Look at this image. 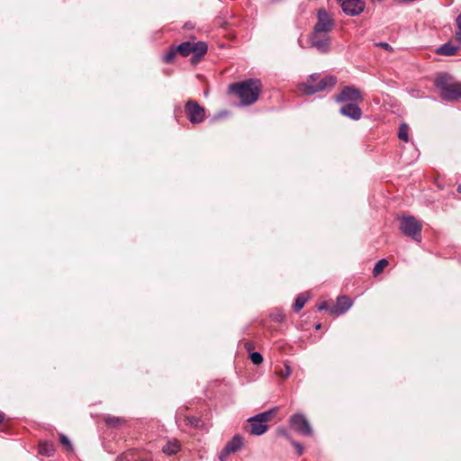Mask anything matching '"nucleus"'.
Masks as SVG:
<instances>
[{"label":"nucleus","mask_w":461,"mask_h":461,"mask_svg":"<svg viewBox=\"0 0 461 461\" xmlns=\"http://www.w3.org/2000/svg\"><path fill=\"white\" fill-rule=\"evenodd\" d=\"M261 90L262 84L258 78H249L229 86V92L237 95L242 105L255 104L258 100Z\"/></svg>","instance_id":"obj_1"},{"label":"nucleus","mask_w":461,"mask_h":461,"mask_svg":"<svg viewBox=\"0 0 461 461\" xmlns=\"http://www.w3.org/2000/svg\"><path fill=\"white\" fill-rule=\"evenodd\" d=\"M435 86L438 89L442 100L449 102L461 99V82L448 74L438 76L435 78Z\"/></svg>","instance_id":"obj_2"},{"label":"nucleus","mask_w":461,"mask_h":461,"mask_svg":"<svg viewBox=\"0 0 461 461\" xmlns=\"http://www.w3.org/2000/svg\"><path fill=\"white\" fill-rule=\"evenodd\" d=\"M319 74H312L309 76L306 82L299 85V89L306 95H312L316 93L330 91L337 83V77L335 76H325L320 80Z\"/></svg>","instance_id":"obj_3"},{"label":"nucleus","mask_w":461,"mask_h":461,"mask_svg":"<svg viewBox=\"0 0 461 461\" xmlns=\"http://www.w3.org/2000/svg\"><path fill=\"white\" fill-rule=\"evenodd\" d=\"M399 221V230L406 237L413 241L421 242L422 240V223L417 218L410 214H401L397 216Z\"/></svg>","instance_id":"obj_4"},{"label":"nucleus","mask_w":461,"mask_h":461,"mask_svg":"<svg viewBox=\"0 0 461 461\" xmlns=\"http://www.w3.org/2000/svg\"><path fill=\"white\" fill-rule=\"evenodd\" d=\"M176 48L177 52L183 57H187L188 55L193 54L191 60L194 63L200 60L208 50L207 44L204 41H185L177 45Z\"/></svg>","instance_id":"obj_5"},{"label":"nucleus","mask_w":461,"mask_h":461,"mask_svg":"<svg viewBox=\"0 0 461 461\" xmlns=\"http://www.w3.org/2000/svg\"><path fill=\"white\" fill-rule=\"evenodd\" d=\"M311 47L316 49L321 53H327L330 49V32L312 30L309 36Z\"/></svg>","instance_id":"obj_6"},{"label":"nucleus","mask_w":461,"mask_h":461,"mask_svg":"<svg viewBox=\"0 0 461 461\" xmlns=\"http://www.w3.org/2000/svg\"><path fill=\"white\" fill-rule=\"evenodd\" d=\"M185 113L192 124H199L205 120V109L196 101L189 99L185 104Z\"/></svg>","instance_id":"obj_7"},{"label":"nucleus","mask_w":461,"mask_h":461,"mask_svg":"<svg viewBox=\"0 0 461 461\" xmlns=\"http://www.w3.org/2000/svg\"><path fill=\"white\" fill-rule=\"evenodd\" d=\"M334 99L337 103L351 102L353 104L362 103L364 100L360 90L353 86H344Z\"/></svg>","instance_id":"obj_8"},{"label":"nucleus","mask_w":461,"mask_h":461,"mask_svg":"<svg viewBox=\"0 0 461 461\" xmlns=\"http://www.w3.org/2000/svg\"><path fill=\"white\" fill-rule=\"evenodd\" d=\"M290 427L303 436H312V429L306 417L302 413H296L289 419Z\"/></svg>","instance_id":"obj_9"},{"label":"nucleus","mask_w":461,"mask_h":461,"mask_svg":"<svg viewBox=\"0 0 461 461\" xmlns=\"http://www.w3.org/2000/svg\"><path fill=\"white\" fill-rule=\"evenodd\" d=\"M316 16L317 22L313 26L314 30L322 32H330L333 30L335 26L334 19L324 8L318 9Z\"/></svg>","instance_id":"obj_10"},{"label":"nucleus","mask_w":461,"mask_h":461,"mask_svg":"<svg viewBox=\"0 0 461 461\" xmlns=\"http://www.w3.org/2000/svg\"><path fill=\"white\" fill-rule=\"evenodd\" d=\"M340 5L342 11L350 16H356L360 14L366 6V4L362 0H337Z\"/></svg>","instance_id":"obj_11"},{"label":"nucleus","mask_w":461,"mask_h":461,"mask_svg":"<svg viewBox=\"0 0 461 461\" xmlns=\"http://www.w3.org/2000/svg\"><path fill=\"white\" fill-rule=\"evenodd\" d=\"M339 113L346 116L350 118L351 120L357 121L362 116V110L359 107L357 104H346L343 106L340 107Z\"/></svg>","instance_id":"obj_12"},{"label":"nucleus","mask_w":461,"mask_h":461,"mask_svg":"<svg viewBox=\"0 0 461 461\" xmlns=\"http://www.w3.org/2000/svg\"><path fill=\"white\" fill-rule=\"evenodd\" d=\"M181 448L180 441L173 438L167 440L166 444L162 447V452L167 456H172L177 454Z\"/></svg>","instance_id":"obj_13"},{"label":"nucleus","mask_w":461,"mask_h":461,"mask_svg":"<svg viewBox=\"0 0 461 461\" xmlns=\"http://www.w3.org/2000/svg\"><path fill=\"white\" fill-rule=\"evenodd\" d=\"M258 419L255 416L250 417L248 421L250 426V433L252 435L260 436L267 432L268 426L267 424H262L261 422H258Z\"/></svg>","instance_id":"obj_14"},{"label":"nucleus","mask_w":461,"mask_h":461,"mask_svg":"<svg viewBox=\"0 0 461 461\" xmlns=\"http://www.w3.org/2000/svg\"><path fill=\"white\" fill-rule=\"evenodd\" d=\"M352 305V302L349 297L343 295L337 299L335 312L339 314L345 313Z\"/></svg>","instance_id":"obj_15"},{"label":"nucleus","mask_w":461,"mask_h":461,"mask_svg":"<svg viewBox=\"0 0 461 461\" xmlns=\"http://www.w3.org/2000/svg\"><path fill=\"white\" fill-rule=\"evenodd\" d=\"M459 50V45H454L450 41L442 44L437 49L436 53L442 56H453Z\"/></svg>","instance_id":"obj_16"},{"label":"nucleus","mask_w":461,"mask_h":461,"mask_svg":"<svg viewBox=\"0 0 461 461\" xmlns=\"http://www.w3.org/2000/svg\"><path fill=\"white\" fill-rule=\"evenodd\" d=\"M243 445L242 438L240 435H235L225 446L226 454H230L238 451Z\"/></svg>","instance_id":"obj_17"},{"label":"nucleus","mask_w":461,"mask_h":461,"mask_svg":"<svg viewBox=\"0 0 461 461\" xmlns=\"http://www.w3.org/2000/svg\"><path fill=\"white\" fill-rule=\"evenodd\" d=\"M55 452L54 445L50 441H41L39 444V454L51 456Z\"/></svg>","instance_id":"obj_18"},{"label":"nucleus","mask_w":461,"mask_h":461,"mask_svg":"<svg viewBox=\"0 0 461 461\" xmlns=\"http://www.w3.org/2000/svg\"><path fill=\"white\" fill-rule=\"evenodd\" d=\"M105 424L111 428H119L125 423V420L120 417L106 415L104 418Z\"/></svg>","instance_id":"obj_19"},{"label":"nucleus","mask_w":461,"mask_h":461,"mask_svg":"<svg viewBox=\"0 0 461 461\" xmlns=\"http://www.w3.org/2000/svg\"><path fill=\"white\" fill-rule=\"evenodd\" d=\"M185 423L186 426H189L194 429H203V421L195 416H185Z\"/></svg>","instance_id":"obj_20"},{"label":"nucleus","mask_w":461,"mask_h":461,"mask_svg":"<svg viewBox=\"0 0 461 461\" xmlns=\"http://www.w3.org/2000/svg\"><path fill=\"white\" fill-rule=\"evenodd\" d=\"M308 299H309L308 294H306V293L300 294L296 297L294 304V312H298L300 310H302L303 308L304 304L306 303V302L308 301Z\"/></svg>","instance_id":"obj_21"},{"label":"nucleus","mask_w":461,"mask_h":461,"mask_svg":"<svg viewBox=\"0 0 461 461\" xmlns=\"http://www.w3.org/2000/svg\"><path fill=\"white\" fill-rule=\"evenodd\" d=\"M388 264L389 262L386 258H382L378 260L373 268L374 276H379L383 272L384 267L388 266Z\"/></svg>","instance_id":"obj_22"},{"label":"nucleus","mask_w":461,"mask_h":461,"mask_svg":"<svg viewBox=\"0 0 461 461\" xmlns=\"http://www.w3.org/2000/svg\"><path fill=\"white\" fill-rule=\"evenodd\" d=\"M275 410L276 409H273V410L263 411L261 413L257 414L256 417L258 419V422H261L262 424H267L270 420L273 414L275 413Z\"/></svg>","instance_id":"obj_23"},{"label":"nucleus","mask_w":461,"mask_h":461,"mask_svg":"<svg viewBox=\"0 0 461 461\" xmlns=\"http://www.w3.org/2000/svg\"><path fill=\"white\" fill-rule=\"evenodd\" d=\"M177 50H176V48L174 47V46H171L167 51L163 55V61L165 63H171L173 62V60L175 59L176 58V55L177 54Z\"/></svg>","instance_id":"obj_24"},{"label":"nucleus","mask_w":461,"mask_h":461,"mask_svg":"<svg viewBox=\"0 0 461 461\" xmlns=\"http://www.w3.org/2000/svg\"><path fill=\"white\" fill-rule=\"evenodd\" d=\"M408 131H409L408 125L405 123L401 124V126L399 128V131H398V138L401 140L408 141Z\"/></svg>","instance_id":"obj_25"},{"label":"nucleus","mask_w":461,"mask_h":461,"mask_svg":"<svg viewBox=\"0 0 461 461\" xmlns=\"http://www.w3.org/2000/svg\"><path fill=\"white\" fill-rule=\"evenodd\" d=\"M59 442L62 446H64L67 448L68 451L73 450V445L66 435H59Z\"/></svg>","instance_id":"obj_26"},{"label":"nucleus","mask_w":461,"mask_h":461,"mask_svg":"<svg viewBox=\"0 0 461 461\" xmlns=\"http://www.w3.org/2000/svg\"><path fill=\"white\" fill-rule=\"evenodd\" d=\"M279 375L285 379L288 378L292 374V369L287 363H285L284 368L278 372Z\"/></svg>","instance_id":"obj_27"},{"label":"nucleus","mask_w":461,"mask_h":461,"mask_svg":"<svg viewBox=\"0 0 461 461\" xmlns=\"http://www.w3.org/2000/svg\"><path fill=\"white\" fill-rule=\"evenodd\" d=\"M251 362L255 365H259L263 362V356L259 352H253L249 355Z\"/></svg>","instance_id":"obj_28"},{"label":"nucleus","mask_w":461,"mask_h":461,"mask_svg":"<svg viewBox=\"0 0 461 461\" xmlns=\"http://www.w3.org/2000/svg\"><path fill=\"white\" fill-rule=\"evenodd\" d=\"M456 25L458 27V31L455 34V39L459 44H461V14L456 18Z\"/></svg>","instance_id":"obj_29"},{"label":"nucleus","mask_w":461,"mask_h":461,"mask_svg":"<svg viewBox=\"0 0 461 461\" xmlns=\"http://www.w3.org/2000/svg\"><path fill=\"white\" fill-rule=\"evenodd\" d=\"M291 444L295 448L297 455L302 456L303 453V446L301 443L294 441V439L291 440Z\"/></svg>","instance_id":"obj_30"},{"label":"nucleus","mask_w":461,"mask_h":461,"mask_svg":"<svg viewBox=\"0 0 461 461\" xmlns=\"http://www.w3.org/2000/svg\"><path fill=\"white\" fill-rule=\"evenodd\" d=\"M376 46H379L382 49H384L387 51H390V52H392L393 50V47L390 44H388L387 42H378V43H376Z\"/></svg>","instance_id":"obj_31"},{"label":"nucleus","mask_w":461,"mask_h":461,"mask_svg":"<svg viewBox=\"0 0 461 461\" xmlns=\"http://www.w3.org/2000/svg\"><path fill=\"white\" fill-rule=\"evenodd\" d=\"M278 433H279V435H281V436L285 437L286 439H288L290 442H291V440H293L291 436L287 433L286 430L282 429V430H279Z\"/></svg>","instance_id":"obj_32"},{"label":"nucleus","mask_w":461,"mask_h":461,"mask_svg":"<svg viewBox=\"0 0 461 461\" xmlns=\"http://www.w3.org/2000/svg\"><path fill=\"white\" fill-rule=\"evenodd\" d=\"M230 454H226L225 452V447L221 450L220 456H219V458L221 461H226V458L227 456H229Z\"/></svg>","instance_id":"obj_33"},{"label":"nucleus","mask_w":461,"mask_h":461,"mask_svg":"<svg viewBox=\"0 0 461 461\" xmlns=\"http://www.w3.org/2000/svg\"><path fill=\"white\" fill-rule=\"evenodd\" d=\"M328 308V303L326 302H322L319 306H318V310L319 311H322V310H326Z\"/></svg>","instance_id":"obj_34"},{"label":"nucleus","mask_w":461,"mask_h":461,"mask_svg":"<svg viewBox=\"0 0 461 461\" xmlns=\"http://www.w3.org/2000/svg\"><path fill=\"white\" fill-rule=\"evenodd\" d=\"M5 420V414L3 412H0V424L4 421Z\"/></svg>","instance_id":"obj_35"},{"label":"nucleus","mask_w":461,"mask_h":461,"mask_svg":"<svg viewBox=\"0 0 461 461\" xmlns=\"http://www.w3.org/2000/svg\"><path fill=\"white\" fill-rule=\"evenodd\" d=\"M456 191L461 194V183L457 185Z\"/></svg>","instance_id":"obj_36"},{"label":"nucleus","mask_w":461,"mask_h":461,"mask_svg":"<svg viewBox=\"0 0 461 461\" xmlns=\"http://www.w3.org/2000/svg\"><path fill=\"white\" fill-rule=\"evenodd\" d=\"M321 325L320 323H318V324H316V325H315V329H316V330H320V329H321Z\"/></svg>","instance_id":"obj_37"},{"label":"nucleus","mask_w":461,"mask_h":461,"mask_svg":"<svg viewBox=\"0 0 461 461\" xmlns=\"http://www.w3.org/2000/svg\"><path fill=\"white\" fill-rule=\"evenodd\" d=\"M277 319H278L279 321H282L283 319H284V316H277Z\"/></svg>","instance_id":"obj_38"},{"label":"nucleus","mask_w":461,"mask_h":461,"mask_svg":"<svg viewBox=\"0 0 461 461\" xmlns=\"http://www.w3.org/2000/svg\"><path fill=\"white\" fill-rule=\"evenodd\" d=\"M277 319H278L279 321H282L283 319H284V316H277Z\"/></svg>","instance_id":"obj_39"},{"label":"nucleus","mask_w":461,"mask_h":461,"mask_svg":"<svg viewBox=\"0 0 461 461\" xmlns=\"http://www.w3.org/2000/svg\"><path fill=\"white\" fill-rule=\"evenodd\" d=\"M185 27H186V28H187V27H190V24L185 23Z\"/></svg>","instance_id":"obj_40"},{"label":"nucleus","mask_w":461,"mask_h":461,"mask_svg":"<svg viewBox=\"0 0 461 461\" xmlns=\"http://www.w3.org/2000/svg\"><path fill=\"white\" fill-rule=\"evenodd\" d=\"M185 27H186V28H187V27H190V24L185 23Z\"/></svg>","instance_id":"obj_41"},{"label":"nucleus","mask_w":461,"mask_h":461,"mask_svg":"<svg viewBox=\"0 0 461 461\" xmlns=\"http://www.w3.org/2000/svg\"><path fill=\"white\" fill-rule=\"evenodd\" d=\"M146 461H148V460L146 459Z\"/></svg>","instance_id":"obj_42"}]
</instances>
